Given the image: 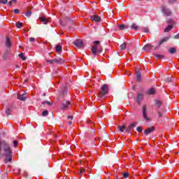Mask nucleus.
Masks as SVG:
<instances>
[{
  "instance_id": "1",
  "label": "nucleus",
  "mask_w": 179,
  "mask_h": 179,
  "mask_svg": "<svg viewBox=\"0 0 179 179\" xmlns=\"http://www.w3.org/2000/svg\"><path fill=\"white\" fill-rule=\"evenodd\" d=\"M94 45L92 46L91 51L93 55H97V54H101L103 52V47L100 45V41H94Z\"/></svg>"
},
{
  "instance_id": "2",
  "label": "nucleus",
  "mask_w": 179,
  "mask_h": 179,
  "mask_svg": "<svg viewBox=\"0 0 179 179\" xmlns=\"http://www.w3.org/2000/svg\"><path fill=\"white\" fill-rule=\"evenodd\" d=\"M108 94V85H103L101 87V91L99 92V97H103L106 94Z\"/></svg>"
},
{
  "instance_id": "3",
  "label": "nucleus",
  "mask_w": 179,
  "mask_h": 179,
  "mask_svg": "<svg viewBox=\"0 0 179 179\" xmlns=\"http://www.w3.org/2000/svg\"><path fill=\"white\" fill-rule=\"evenodd\" d=\"M166 24L168 27L164 29V33H169L170 30H173V27L174 26V21L172 19L166 20Z\"/></svg>"
},
{
  "instance_id": "4",
  "label": "nucleus",
  "mask_w": 179,
  "mask_h": 179,
  "mask_svg": "<svg viewBox=\"0 0 179 179\" xmlns=\"http://www.w3.org/2000/svg\"><path fill=\"white\" fill-rule=\"evenodd\" d=\"M162 12L164 16H171V10L167 8L166 6L162 7Z\"/></svg>"
},
{
  "instance_id": "5",
  "label": "nucleus",
  "mask_w": 179,
  "mask_h": 179,
  "mask_svg": "<svg viewBox=\"0 0 179 179\" xmlns=\"http://www.w3.org/2000/svg\"><path fill=\"white\" fill-rule=\"evenodd\" d=\"M71 107V101H63L62 103V110H68Z\"/></svg>"
},
{
  "instance_id": "6",
  "label": "nucleus",
  "mask_w": 179,
  "mask_h": 179,
  "mask_svg": "<svg viewBox=\"0 0 179 179\" xmlns=\"http://www.w3.org/2000/svg\"><path fill=\"white\" fill-rule=\"evenodd\" d=\"M143 117L145 121H150V119L148 117V114L146 113V105H143L142 108Z\"/></svg>"
},
{
  "instance_id": "7",
  "label": "nucleus",
  "mask_w": 179,
  "mask_h": 179,
  "mask_svg": "<svg viewBox=\"0 0 179 179\" xmlns=\"http://www.w3.org/2000/svg\"><path fill=\"white\" fill-rule=\"evenodd\" d=\"M74 45L78 47V48H82L83 47V41L80 39H77L73 42Z\"/></svg>"
},
{
  "instance_id": "8",
  "label": "nucleus",
  "mask_w": 179,
  "mask_h": 179,
  "mask_svg": "<svg viewBox=\"0 0 179 179\" xmlns=\"http://www.w3.org/2000/svg\"><path fill=\"white\" fill-rule=\"evenodd\" d=\"M90 17H91V20H92V22H99L101 20V18L100 17V16H99L97 15H91Z\"/></svg>"
},
{
  "instance_id": "9",
  "label": "nucleus",
  "mask_w": 179,
  "mask_h": 179,
  "mask_svg": "<svg viewBox=\"0 0 179 179\" xmlns=\"http://www.w3.org/2000/svg\"><path fill=\"white\" fill-rule=\"evenodd\" d=\"M17 99L18 100H20L21 101H24L26 99H27V96H26V94L23 93L22 94H17Z\"/></svg>"
},
{
  "instance_id": "10",
  "label": "nucleus",
  "mask_w": 179,
  "mask_h": 179,
  "mask_svg": "<svg viewBox=\"0 0 179 179\" xmlns=\"http://www.w3.org/2000/svg\"><path fill=\"white\" fill-rule=\"evenodd\" d=\"M142 100H143V94H138L136 98V102L138 104H141V103H142Z\"/></svg>"
},
{
  "instance_id": "11",
  "label": "nucleus",
  "mask_w": 179,
  "mask_h": 179,
  "mask_svg": "<svg viewBox=\"0 0 179 179\" xmlns=\"http://www.w3.org/2000/svg\"><path fill=\"white\" fill-rule=\"evenodd\" d=\"M152 48L153 45H152L151 44H147L143 46V50L144 51H150V50H152Z\"/></svg>"
},
{
  "instance_id": "12",
  "label": "nucleus",
  "mask_w": 179,
  "mask_h": 179,
  "mask_svg": "<svg viewBox=\"0 0 179 179\" xmlns=\"http://www.w3.org/2000/svg\"><path fill=\"white\" fill-rule=\"evenodd\" d=\"M153 131H155V127H151L145 130L144 134H145V135H149V134H152Z\"/></svg>"
},
{
  "instance_id": "13",
  "label": "nucleus",
  "mask_w": 179,
  "mask_h": 179,
  "mask_svg": "<svg viewBox=\"0 0 179 179\" xmlns=\"http://www.w3.org/2000/svg\"><path fill=\"white\" fill-rule=\"evenodd\" d=\"M136 76L137 82H141L142 80V75L141 74V72L136 71Z\"/></svg>"
},
{
  "instance_id": "14",
  "label": "nucleus",
  "mask_w": 179,
  "mask_h": 179,
  "mask_svg": "<svg viewBox=\"0 0 179 179\" xmlns=\"http://www.w3.org/2000/svg\"><path fill=\"white\" fill-rule=\"evenodd\" d=\"M6 46L8 47V48H10L12 47V43H10V39H9V37H6Z\"/></svg>"
},
{
  "instance_id": "15",
  "label": "nucleus",
  "mask_w": 179,
  "mask_h": 179,
  "mask_svg": "<svg viewBox=\"0 0 179 179\" xmlns=\"http://www.w3.org/2000/svg\"><path fill=\"white\" fill-rule=\"evenodd\" d=\"M118 27H119V30H125V29H128V26L122 24H117Z\"/></svg>"
},
{
  "instance_id": "16",
  "label": "nucleus",
  "mask_w": 179,
  "mask_h": 179,
  "mask_svg": "<svg viewBox=\"0 0 179 179\" xmlns=\"http://www.w3.org/2000/svg\"><path fill=\"white\" fill-rule=\"evenodd\" d=\"M55 59V64H64V59H62L60 57L56 58V59Z\"/></svg>"
},
{
  "instance_id": "17",
  "label": "nucleus",
  "mask_w": 179,
  "mask_h": 179,
  "mask_svg": "<svg viewBox=\"0 0 179 179\" xmlns=\"http://www.w3.org/2000/svg\"><path fill=\"white\" fill-rule=\"evenodd\" d=\"M40 20L41 22H43V24H47V23L49 22V20L45 17H41Z\"/></svg>"
},
{
  "instance_id": "18",
  "label": "nucleus",
  "mask_w": 179,
  "mask_h": 179,
  "mask_svg": "<svg viewBox=\"0 0 179 179\" xmlns=\"http://www.w3.org/2000/svg\"><path fill=\"white\" fill-rule=\"evenodd\" d=\"M169 41V37H165L163 38L162 39L160 40L159 43V45H162V44H163V43H166V41Z\"/></svg>"
},
{
  "instance_id": "19",
  "label": "nucleus",
  "mask_w": 179,
  "mask_h": 179,
  "mask_svg": "<svg viewBox=\"0 0 179 179\" xmlns=\"http://www.w3.org/2000/svg\"><path fill=\"white\" fill-rule=\"evenodd\" d=\"M55 50L57 51V52H61V51H62V46H61V45H57Z\"/></svg>"
},
{
  "instance_id": "20",
  "label": "nucleus",
  "mask_w": 179,
  "mask_h": 179,
  "mask_svg": "<svg viewBox=\"0 0 179 179\" xmlns=\"http://www.w3.org/2000/svg\"><path fill=\"white\" fill-rule=\"evenodd\" d=\"M147 93L148 94H155V93H156V90H155V88H150Z\"/></svg>"
},
{
  "instance_id": "21",
  "label": "nucleus",
  "mask_w": 179,
  "mask_h": 179,
  "mask_svg": "<svg viewBox=\"0 0 179 179\" xmlns=\"http://www.w3.org/2000/svg\"><path fill=\"white\" fill-rule=\"evenodd\" d=\"M155 106L157 107V108H160V106H162V103L161 101L155 100Z\"/></svg>"
},
{
  "instance_id": "22",
  "label": "nucleus",
  "mask_w": 179,
  "mask_h": 179,
  "mask_svg": "<svg viewBox=\"0 0 179 179\" xmlns=\"http://www.w3.org/2000/svg\"><path fill=\"white\" fill-rule=\"evenodd\" d=\"M15 26H16V27H17V29H22V27H23V23L20 22H17L15 23Z\"/></svg>"
},
{
  "instance_id": "23",
  "label": "nucleus",
  "mask_w": 179,
  "mask_h": 179,
  "mask_svg": "<svg viewBox=\"0 0 179 179\" xmlns=\"http://www.w3.org/2000/svg\"><path fill=\"white\" fill-rule=\"evenodd\" d=\"M131 29H132L133 30H138V29H139V27L136 25V24H132L131 26Z\"/></svg>"
},
{
  "instance_id": "24",
  "label": "nucleus",
  "mask_w": 179,
  "mask_h": 179,
  "mask_svg": "<svg viewBox=\"0 0 179 179\" xmlns=\"http://www.w3.org/2000/svg\"><path fill=\"white\" fill-rule=\"evenodd\" d=\"M176 51L177 50H176L175 48H171L169 49V52L170 54H174V53H176Z\"/></svg>"
},
{
  "instance_id": "25",
  "label": "nucleus",
  "mask_w": 179,
  "mask_h": 179,
  "mask_svg": "<svg viewBox=\"0 0 179 179\" xmlns=\"http://www.w3.org/2000/svg\"><path fill=\"white\" fill-rule=\"evenodd\" d=\"M118 129L120 132H124L125 131V126H118Z\"/></svg>"
},
{
  "instance_id": "26",
  "label": "nucleus",
  "mask_w": 179,
  "mask_h": 179,
  "mask_svg": "<svg viewBox=\"0 0 179 179\" xmlns=\"http://www.w3.org/2000/svg\"><path fill=\"white\" fill-rule=\"evenodd\" d=\"M42 115L43 117H47V115H48V110H45L42 112Z\"/></svg>"
},
{
  "instance_id": "27",
  "label": "nucleus",
  "mask_w": 179,
  "mask_h": 179,
  "mask_svg": "<svg viewBox=\"0 0 179 179\" xmlns=\"http://www.w3.org/2000/svg\"><path fill=\"white\" fill-rule=\"evenodd\" d=\"M20 58H22V61H26V57H24V55L23 53H20L19 55Z\"/></svg>"
},
{
  "instance_id": "28",
  "label": "nucleus",
  "mask_w": 179,
  "mask_h": 179,
  "mask_svg": "<svg viewBox=\"0 0 179 179\" xmlns=\"http://www.w3.org/2000/svg\"><path fill=\"white\" fill-rule=\"evenodd\" d=\"M11 110H10V108H8L6 110V115H10V113H11Z\"/></svg>"
},
{
  "instance_id": "29",
  "label": "nucleus",
  "mask_w": 179,
  "mask_h": 179,
  "mask_svg": "<svg viewBox=\"0 0 179 179\" xmlns=\"http://www.w3.org/2000/svg\"><path fill=\"white\" fill-rule=\"evenodd\" d=\"M25 16H27V17H30V16H31V10H27L25 13Z\"/></svg>"
},
{
  "instance_id": "30",
  "label": "nucleus",
  "mask_w": 179,
  "mask_h": 179,
  "mask_svg": "<svg viewBox=\"0 0 179 179\" xmlns=\"http://www.w3.org/2000/svg\"><path fill=\"white\" fill-rule=\"evenodd\" d=\"M131 129H132V127L131 126H129L127 127H125V131L126 132H131Z\"/></svg>"
},
{
  "instance_id": "31",
  "label": "nucleus",
  "mask_w": 179,
  "mask_h": 179,
  "mask_svg": "<svg viewBox=\"0 0 179 179\" xmlns=\"http://www.w3.org/2000/svg\"><path fill=\"white\" fill-rule=\"evenodd\" d=\"M121 50H125L127 48V43H123L120 45Z\"/></svg>"
},
{
  "instance_id": "32",
  "label": "nucleus",
  "mask_w": 179,
  "mask_h": 179,
  "mask_svg": "<svg viewBox=\"0 0 179 179\" xmlns=\"http://www.w3.org/2000/svg\"><path fill=\"white\" fill-rule=\"evenodd\" d=\"M129 176V173L128 172L123 173L124 178H128Z\"/></svg>"
},
{
  "instance_id": "33",
  "label": "nucleus",
  "mask_w": 179,
  "mask_h": 179,
  "mask_svg": "<svg viewBox=\"0 0 179 179\" xmlns=\"http://www.w3.org/2000/svg\"><path fill=\"white\" fill-rule=\"evenodd\" d=\"M156 58H159V59L162 58H164V55H155Z\"/></svg>"
},
{
  "instance_id": "34",
  "label": "nucleus",
  "mask_w": 179,
  "mask_h": 179,
  "mask_svg": "<svg viewBox=\"0 0 179 179\" xmlns=\"http://www.w3.org/2000/svg\"><path fill=\"white\" fill-rule=\"evenodd\" d=\"M42 104H47L48 106H51L52 103H51V102H50V101H45L42 102Z\"/></svg>"
},
{
  "instance_id": "35",
  "label": "nucleus",
  "mask_w": 179,
  "mask_h": 179,
  "mask_svg": "<svg viewBox=\"0 0 179 179\" xmlns=\"http://www.w3.org/2000/svg\"><path fill=\"white\" fill-rule=\"evenodd\" d=\"M129 126H130V127H131V129H134V128H135V127H136V122H133Z\"/></svg>"
},
{
  "instance_id": "36",
  "label": "nucleus",
  "mask_w": 179,
  "mask_h": 179,
  "mask_svg": "<svg viewBox=\"0 0 179 179\" xmlns=\"http://www.w3.org/2000/svg\"><path fill=\"white\" fill-rule=\"evenodd\" d=\"M143 33H149V28L148 27L143 28Z\"/></svg>"
},
{
  "instance_id": "37",
  "label": "nucleus",
  "mask_w": 179,
  "mask_h": 179,
  "mask_svg": "<svg viewBox=\"0 0 179 179\" xmlns=\"http://www.w3.org/2000/svg\"><path fill=\"white\" fill-rule=\"evenodd\" d=\"M8 50L5 52L4 55L3 56V59H8Z\"/></svg>"
},
{
  "instance_id": "38",
  "label": "nucleus",
  "mask_w": 179,
  "mask_h": 179,
  "mask_svg": "<svg viewBox=\"0 0 179 179\" xmlns=\"http://www.w3.org/2000/svg\"><path fill=\"white\" fill-rule=\"evenodd\" d=\"M13 12L15 15H19V13H20V10L15 9Z\"/></svg>"
},
{
  "instance_id": "39",
  "label": "nucleus",
  "mask_w": 179,
  "mask_h": 179,
  "mask_svg": "<svg viewBox=\"0 0 179 179\" xmlns=\"http://www.w3.org/2000/svg\"><path fill=\"white\" fill-rule=\"evenodd\" d=\"M48 64H52L55 63V59H51V60H48Z\"/></svg>"
},
{
  "instance_id": "40",
  "label": "nucleus",
  "mask_w": 179,
  "mask_h": 179,
  "mask_svg": "<svg viewBox=\"0 0 179 179\" xmlns=\"http://www.w3.org/2000/svg\"><path fill=\"white\" fill-rule=\"evenodd\" d=\"M66 93H68V90L66 88H65L63 91H62V94L63 96H65V94H66Z\"/></svg>"
},
{
  "instance_id": "41",
  "label": "nucleus",
  "mask_w": 179,
  "mask_h": 179,
  "mask_svg": "<svg viewBox=\"0 0 179 179\" xmlns=\"http://www.w3.org/2000/svg\"><path fill=\"white\" fill-rule=\"evenodd\" d=\"M1 2L3 5H6V3H8V0H1Z\"/></svg>"
},
{
  "instance_id": "42",
  "label": "nucleus",
  "mask_w": 179,
  "mask_h": 179,
  "mask_svg": "<svg viewBox=\"0 0 179 179\" xmlns=\"http://www.w3.org/2000/svg\"><path fill=\"white\" fill-rule=\"evenodd\" d=\"M85 171H86V169H83V168H81L80 169V174H83V173H85Z\"/></svg>"
},
{
  "instance_id": "43",
  "label": "nucleus",
  "mask_w": 179,
  "mask_h": 179,
  "mask_svg": "<svg viewBox=\"0 0 179 179\" xmlns=\"http://www.w3.org/2000/svg\"><path fill=\"white\" fill-rule=\"evenodd\" d=\"M157 113H158V117H163V113H162V112L158 111Z\"/></svg>"
},
{
  "instance_id": "44",
  "label": "nucleus",
  "mask_w": 179,
  "mask_h": 179,
  "mask_svg": "<svg viewBox=\"0 0 179 179\" xmlns=\"http://www.w3.org/2000/svg\"><path fill=\"white\" fill-rule=\"evenodd\" d=\"M137 131H138V132H142V131H143L142 127H137Z\"/></svg>"
},
{
  "instance_id": "45",
  "label": "nucleus",
  "mask_w": 179,
  "mask_h": 179,
  "mask_svg": "<svg viewBox=\"0 0 179 179\" xmlns=\"http://www.w3.org/2000/svg\"><path fill=\"white\" fill-rule=\"evenodd\" d=\"M29 41H30L31 43H33V42L36 41V38H29Z\"/></svg>"
},
{
  "instance_id": "46",
  "label": "nucleus",
  "mask_w": 179,
  "mask_h": 179,
  "mask_svg": "<svg viewBox=\"0 0 179 179\" xmlns=\"http://www.w3.org/2000/svg\"><path fill=\"white\" fill-rule=\"evenodd\" d=\"M17 141H13V145H14V146H15V148H16V146H17Z\"/></svg>"
},
{
  "instance_id": "47",
  "label": "nucleus",
  "mask_w": 179,
  "mask_h": 179,
  "mask_svg": "<svg viewBox=\"0 0 179 179\" xmlns=\"http://www.w3.org/2000/svg\"><path fill=\"white\" fill-rule=\"evenodd\" d=\"M173 38L178 39L179 38V33L173 36Z\"/></svg>"
},
{
  "instance_id": "48",
  "label": "nucleus",
  "mask_w": 179,
  "mask_h": 179,
  "mask_svg": "<svg viewBox=\"0 0 179 179\" xmlns=\"http://www.w3.org/2000/svg\"><path fill=\"white\" fill-rule=\"evenodd\" d=\"M59 24H60L62 26H65V24H64V22H62V20H59Z\"/></svg>"
},
{
  "instance_id": "49",
  "label": "nucleus",
  "mask_w": 179,
  "mask_h": 179,
  "mask_svg": "<svg viewBox=\"0 0 179 179\" xmlns=\"http://www.w3.org/2000/svg\"><path fill=\"white\" fill-rule=\"evenodd\" d=\"M166 82H171V78H166Z\"/></svg>"
},
{
  "instance_id": "50",
  "label": "nucleus",
  "mask_w": 179,
  "mask_h": 179,
  "mask_svg": "<svg viewBox=\"0 0 179 179\" xmlns=\"http://www.w3.org/2000/svg\"><path fill=\"white\" fill-rule=\"evenodd\" d=\"M67 118L69 120V119H71V120H72V118H73V116H71V115H69L68 117H67Z\"/></svg>"
},
{
  "instance_id": "51",
  "label": "nucleus",
  "mask_w": 179,
  "mask_h": 179,
  "mask_svg": "<svg viewBox=\"0 0 179 179\" xmlns=\"http://www.w3.org/2000/svg\"><path fill=\"white\" fill-rule=\"evenodd\" d=\"M24 177H27V172H24Z\"/></svg>"
},
{
  "instance_id": "52",
  "label": "nucleus",
  "mask_w": 179,
  "mask_h": 179,
  "mask_svg": "<svg viewBox=\"0 0 179 179\" xmlns=\"http://www.w3.org/2000/svg\"><path fill=\"white\" fill-rule=\"evenodd\" d=\"M8 5H9V6H12V1H11L8 2Z\"/></svg>"
},
{
  "instance_id": "53",
  "label": "nucleus",
  "mask_w": 179,
  "mask_h": 179,
  "mask_svg": "<svg viewBox=\"0 0 179 179\" xmlns=\"http://www.w3.org/2000/svg\"><path fill=\"white\" fill-rule=\"evenodd\" d=\"M11 2H13L14 3H16L17 1L16 0H11Z\"/></svg>"
},
{
  "instance_id": "54",
  "label": "nucleus",
  "mask_w": 179,
  "mask_h": 179,
  "mask_svg": "<svg viewBox=\"0 0 179 179\" xmlns=\"http://www.w3.org/2000/svg\"><path fill=\"white\" fill-rule=\"evenodd\" d=\"M15 68H16V69H19V65H15Z\"/></svg>"
},
{
  "instance_id": "55",
  "label": "nucleus",
  "mask_w": 179,
  "mask_h": 179,
  "mask_svg": "<svg viewBox=\"0 0 179 179\" xmlns=\"http://www.w3.org/2000/svg\"><path fill=\"white\" fill-rule=\"evenodd\" d=\"M69 125H72V122L71 121L69 122Z\"/></svg>"
},
{
  "instance_id": "56",
  "label": "nucleus",
  "mask_w": 179,
  "mask_h": 179,
  "mask_svg": "<svg viewBox=\"0 0 179 179\" xmlns=\"http://www.w3.org/2000/svg\"><path fill=\"white\" fill-rule=\"evenodd\" d=\"M170 3H173V0L169 1Z\"/></svg>"
},
{
  "instance_id": "57",
  "label": "nucleus",
  "mask_w": 179,
  "mask_h": 179,
  "mask_svg": "<svg viewBox=\"0 0 179 179\" xmlns=\"http://www.w3.org/2000/svg\"><path fill=\"white\" fill-rule=\"evenodd\" d=\"M174 2H176V0H173Z\"/></svg>"
},
{
  "instance_id": "58",
  "label": "nucleus",
  "mask_w": 179,
  "mask_h": 179,
  "mask_svg": "<svg viewBox=\"0 0 179 179\" xmlns=\"http://www.w3.org/2000/svg\"><path fill=\"white\" fill-rule=\"evenodd\" d=\"M2 3L1 1H0V4Z\"/></svg>"
},
{
  "instance_id": "59",
  "label": "nucleus",
  "mask_w": 179,
  "mask_h": 179,
  "mask_svg": "<svg viewBox=\"0 0 179 179\" xmlns=\"http://www.w3.org/2000/svg\"><path fill=\"white\" fill-rule=\"evenodd\" d=\"M116 179H118V178H116Z\"/></svg>"
}]
</instances>
